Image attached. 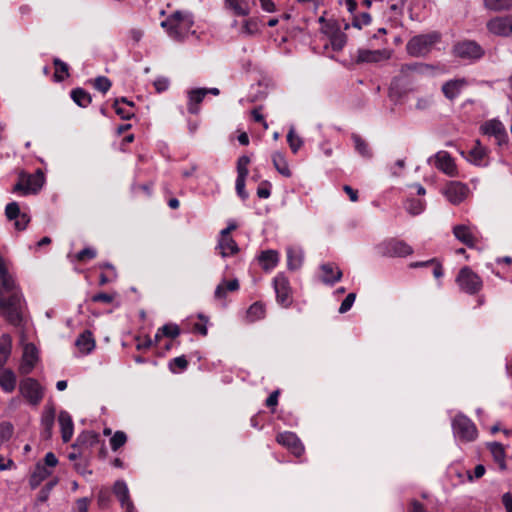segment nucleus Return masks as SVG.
Returning <instances> with one entry per match:
<instances>
[{"mask_svg": "<svg viewBox=\"0 0 512 512\" xmlns=\"http://www.w3.org/2000/svg\"><path fill=\"white\" fill-rule=\"evenodd\" d=\"M160 25L171 39L181 42L191 32L194 18L189 12L175 11Z\"/></svg>", "mask_w": 512, "mask_h": 512, "instance_id": "f257e3e1", "label": "nucleus"}, {"mask_svg": "<svg viewBox=\"0 0 512 512\" xmlns=\"http://www.w3.org/2000/svg\"><path fill=\"white\" fill-rule=\"evenodd\" d=\"M442 69L438 65L422 62L403 64L398 76L395 78L399 83L412 84L420 77H433Z\"/></svg>", "mask_w": 512, "mask_h": 512, "instance_id": "f03ea898", "label": "nucleus"}, {"mask_svg": "<svg viewBox=\"0 0 512 512\" xmlns=\"http://www.w3.org/2000/svg\"><path fill=\"white\" fill-rule=\"evenodd\" d=\"M439 40L440 34L437 32L414 36L406 45L407 53L413 57L426 56Z\"/></svg>", "mask_w": 512, "mask_h": 512, "instance_id": "7ed1b4c3", "label": "nucleus"}, {"mask_svg": "<svg viewBox=\"0 0 512 512\" xmlns=\"http://www.w3.org/2000/svg\"><path fill=\"white\" fill-rule=\"evenodd\" d=\"M452 430L455 438L462 442H472L478 437L476 425L462 413L457 414L452 420Z\"/></svg>", "mask_w": 512, "mask_h": 512, "instance_id": "20e7f679", "label": "nucleus"}, {"mask_svg": "<svg viewBox=\"0 0 512 512\" xmlns=\"http://www.w3.org/2000/svg\"><path fill=\"white\" fill-rule=\"evenodd\" d=\"M0 309L10 323L18 325L21 322L20 293L18 291L11 292L8 298H5L2 288H0Z\"/></svg>", "mask_w": 512, "mask_h": 512, "instance_id": "39448f33", "label": "nucleus"}, {"mask_svg": "<svg viewBox=\"0 0 512 512\" xmlns=\"http://www.w3.org/2000/svg\"><path fill=\"white\" fill-rule=\"evenodd\" d=\"M456 282L461 291L470 295L478 293L483 286L481 278L468 266L460 269Z\"/></svg>", "mask_w": 512, "mask_h": 512, "instance_id": "423d86ee", "label": "nucleus"}, {"mask_svg": "<svg viewBox=\"0 0 512 512\" xmlns=\"http://www.w3.org/2000/svg\"><path fill=\"white\" fill-rule=\"evenodd\" d=\"M19 392L32 406H38L44 397V388L34 378H25L20 381Z\"/></svg>", "mask_w": 512, "mask_h": 512, "instance_id": "0eeeda50", "label": "nucleus"}, {"mask_svg": "<svg viewBox=\"0 0 512 512\" xmlns=\"http://www.w3.org/2000/svg\"><path fill=\"white\" fill-rule=\"evenodd\" d=\"M377 252L385 257H406L413 253V248L398 239H389L377 246Z\"/></svg>", "mask_w": 512, "mask_h": 512, "instance_id": "6e6552de", "label": "nucleus"}, {"mask_svg": "<svg viewBox=\"0 0 512 512\" xmlns=\"http://www.w3.org/2000/svg\"><path fill=\"white\" fill-rule=\"evenodd\" d=\"M453 54L461 59L477 61L484 56L485 51L477 42L463 40L453 46Z\"/></svg>", "mask_w": 512, "mask_h": 512, "instance_id": "1a4fd4ad", "label": "nucleus"}, {"mask_svg": "<svg viewBox=\"0 0 512 512\" xmlns=\"http://www.w3.org/2000/svg\"><path fill=\"white\" fill-rule=\"evenodd\" d=\"M44 184V174L37 170L36 173L21 178L13 188L14 192H21L23 195L36 194Z\"/></svg>", "mask_w": 512, "mask_h": 512, "instance_id": "9d476101", "label": "nucleus"}, {"mask_svg": "<svg viewBox=\"0 0 512 512\" xmlns=\"http://www.w3.org/2000/svg\"><path fill=\"white\" fill-rule=\"evenodd\" d=\"M276 300L283 307H288L292 303L291 287L287 277L279 273L273 280Z\"/></svg>", "mask_w": 512, "mask_h": 512, "instance_id": "9b49d317", "label": "nucleus"}, {"mask_svg": "<svg viewBox=\"0 0 512 512\" xmlns=\"http://www.w3.org/2000/svg\"><path fill=\"white\" fill-rule=\"evenodd\" d=\"M468 187L458 181H450L443 190L448 201L454 205L461 203L467 195Z\"/></svg>", "mask_w": 512, "mask_h": 512, "instance_id": "f8f14e48", "label": "nucleus"}, {"mask_svg": "<svg viewBox=\"0 0 512 512\" xmlns=\"http://www.w3.org/2000/svg\"><path fill=\"white\" fill-rule=\"evenodd\" d=\"M391 52L387 49H359L357 52V63H379L390 59Z\"/></svg>", "mask_w": 512, "mask_h": 512, "instance_id": "ddd939ff", "label": "nucleus"}, {"mask_svg": "<svg viewBox=\"0 0 512 512\" xmlns=\"http://www.w3.org/2000/svg\"><path fill=\"white\" fill-rule=\"evenodd\" d=\"M276 440L280 445L287 447L297 457L301 456L304 452V446L298 436L293 432L286 431L279 433Z\"/></svg>", "mask_w": 512, "mask_h": 512, "instance_id": "4468645a", "label": "nucleus"}, {"mask_svg": "<svg viewBox=\"0 0 512 512\" xmlns=\"http://www.w3.org/2000/svg\"><path fill=\"white\" fill-rule=\"evenodd\" d=\"M38 361V350L34 344L28 343L24 346L22 361L19 366L21 374H29Z\"/></svg>", "mask_w": 512, "mask_h": 512, "instance_id": "2eb2a0df", "label": "nucleus"}, {"mask_svg": "<svg viewBox=\"0 0 512 512\" xmlns=\"http://www.w3.org/2000/svg\"><path fill=\"white\" fill-rule=\"evenodd\" d=\"M488 30L500 36L512 35V16L495 17L487 23Z\"/></svg>", "mask_w": 512, "mask_h": 512, "instance_id": "dca6fc26", "label": "nucleus"}, {"mask_svg": "<svg viewBox=\"0 0 512 512\" xmlns=\"http://www.w3.org/2000/svg\"><path fill=\"white\" fill-rule=\"evenodd\" d=\"M435 166L450 177L457 175V167L454 159L447 151H439L435 154Z\"/></svg>", "mask_w": 512, "mask_h": 512, "instance_id": "f3484780", "label": "nucleus"}, {"mask_svg": "<svg viewBox=\"0 0 512 512\" xmlns=\"http://www.w3.org/2000/svg\"><path fill=\"white\" fill-rule=\"evenodd\" d=\"M453 234L457 240L469 248L475 247L478 242V237L473 229L464 224L454 226Z\"/></svg>", "mask_w": 512, "mask_h": 512, "instance_id": "a211bd4d", "label": "nucleus"}, {"mask_svg": "<svg viewBox=\"0 0 512 512\" xmlns=\"http://www.w3.org/2000/svg\"><path fill=\"white\" fill-rule=\"evenodd\" d=\"M481 130L486 135L494 136L499 141V143L505 141L507 138L504 125L497 119L486 121L481 126Z\"/></svg>", "mask_w": 512, "mask_h": 512, "instance_id": "6ab92c4d", "label": "nucleus"}, {"mask_svg": "<svg viewBox=\"0 0 512 512\" xmlns=\"http://www.w3.org/2000/svg\"><path fill=\"white\" fill-rule=\"evenodd\" d=\"M467 160L476 166H487L489 164L488 150L482 146L479 140L475 142V146L469 151Z\"/></svg>", "mask_w": 512, "mask_h": 512, "instance_id": "aec40b11", "label": "nucleus"}, {"mask_svg": "<svg viewBox=\"0 0 512 512\" xmlns=\"http://www.w3.org/2000/svg\"><path fill=\"white\" fill-rule=\"evenodd\" d=\"M465 86H467L466 79H452L445 82L441 90L447 99L454 100L460 95Z\"/></svg>", "mask_w": 512, "mask_h": 512, "instance_id": "412c9836", "label": "nucleus"}, {"mask_svg": "<svg viewBox=\"0 0 512 512\" xmlns=\"http://www.w3.org/2000/svg\"><path fill=\"white\" fill-rule=\"evenodd\" d=\"M55 420L54 407H46L41 416L42 438L48 440L52 436V429Z\"/></svg>", "mask_w": 512, "mask_h": 512, "instance_id": "4be33fe9", "label": "nucleus"}, {"mask_svg": "<svg viewBox=\"0 0 512 512\" xmlns=\"http://www.w3.org/2000/svg\"><path fill=\"white\" fill-rule=\"evenodd\" d=\"M322 271L321 280L323 283L333 285L342 277V271L332 263H325L320 266Z\"/></svg>", "mask_w": 512, "mask_h": 512, "instance_id": "5701e85b", "label": "nucleus"}, {"mask_svg": "<svg viewBox=\"0 0 512 512\" xmlns=\"http://www.w3.org/2000/svg\"><path fill=\"white\" fill-rule=\"evenodd\" d=\"M95 345V339L92 332L89 330H85L81 333L75 341V346L79 352L84 355L90 354L94 350Z\"/></svg>", "mask_w": 512, "mask_h": 512, "instance_id": "b1692460", "label": "nucleus"}, {"mask_svg": "<svg viewBox=\"0 0 512 512\" xmlns=\"http://www.w3.org/2000/svg\"><path fill=\"white\" fill-rule=\"evenodd\" d=\"M61 428V436L64 443L71 440L74 431V425L70 414L67 411H61L58 416Z\"/></svg>", "mask_w": 512, "mask_h": 512, "instance_id": "393cba45", "label": "nucleus"}, {"mask_svg": "<svg viewBox=\"0 0 512 512\" xmlns=\"http://www.w3.org/2000/svg\"><path fill=\"white\" fill-rule=\"evenodd\" d=\"M207 91L205 88H197L188 92V106L187 109L191 114H197L199 112V104L203 101Z\"/></svg>", "mask_w": 512, "mask_h": 512, "instance_id": "a878e982", "label": "nucleus"}, {"mask_svg": "<svg viewBox=\"0 0 512 512\" xmlns=\"http://www.w3.org/2000/svg\"><path fill=\"white\" fill-rule=\"evenodd\" d=\"M216 249L219 250L222 257L234 255L239 251L237 243L231 236H220Z\"/></svg>", "mask_w": 512, "mask_h": 512, "instance_id": "bb28decb", "label": "nucleus"}, {"mask_svg": "<svg viewBox=\"0 0 512 512\" xmlns=\"http://www.w3.org/2000/svg\"><path fill=\"white\" fill-rule=\"evenodd\" d=\"M287 253V266L290 270H297L302 266L304 253L299 247H288Z\"/></svg>", "mask_w": 512, "mask_h": 512, "instance_id": "cd10ccee", "label": "nucleus"}, {"mask_svg": "<svg viewBox=\"0 0 512 512\" xmlns=\"http://www.w3.org/2000/svg\"><path fill=\"white\" fill-rule=\"evenodd\" d=\"M258 260L262 268L269 271L278 264L279 254L276 250H265L261 252Z\"/></svg>", "mask_w": 512, "mask_h": 512, "instance_id": "c85d7f7f", "label": "nucleus"}, {"mask_svg": "<svg viewBox=\"0 0 512 512\" xmlns=\"http://www.w3.org/2000/svg\"><path fill=\"white\" fill-rule=\"evenodd\" d=\"M17 378L11 369H4L0 372V387L6 393H11L15 390Z\"/></svg>", "mask_w": 512, "mask_h": 512, "instance_id": "c756f323", "label": "nucleus"}, {"mask_svg": "<svg viewBox=\"0 0 512 512\" xmlns=\"http://www.w3.org/2000/svg\"><path fill=\"white\" fill-rule=\"evenodd\" d=\"M113 492L123 508L128 506L129 503H133L130 499L129 489L125 481H116L113 486Z\"/></svg>", "mask_w": 512, "mask_h": 512, "instance_id": "7c9ffc66", "label": "nucleus"}, {"mask_svg": "<svg viewBox=\"0 0 512 512\" xmlns=\"http://www.w3.org/2000/svg\"><path fill=\"white\" fill-rule=\"evenodd\" d=\"M488 448L499 468L501 470H506V454L503 445L499 442H492L488 444Z\"/></svg>", "mask_w": 512, "mask_h": 512, "instance_id": "2f4dec72", "label": "nucleus"}, {"mask_svg": "<svg viewBox=\"0 0 512 512\" xmlns=\"http://www.w3.org/2000/svg\"><path fill=\"white\" fill-rule=\"evenodd\" d=\"M50 474L51 471H49L44 465L37 464L29 478L30 487L32 489L37 488L42 481H44L46 478L50 476Z\"/></svg>", "mask_w": 512, "mask_h": 512, "instance_id": "473e14b6", "label": "nucleus"}, {"mask_svg": "<svg viewBox=\"0 0 512 512\" xmlns=\"http://www.w3.org/2000/svg\"><path fill=\"white\" fill-rule=\"evenodd\" d=\"M99 442V434L93 431H84L76 439V443L73 447H85L90 448Z\"/></svg>", "mask_w": 512, "mask_h": 512, "instance_id": "72a5a7b5", "label": "nucleus"}, {"mask_svg": "<svg viewBox=\"0 0 512 512\" xmlns=\"http://www.w3.org/2000/svg\"><path fill=\"white\" fill-rule=\"evenodd\" d=\"M272 162L275 169L284 177H291L292 173L285 156L281 152H274Z\"/></svg>", "mask_w": 512, "mask_h": 512, "instance_id": "f704fd0d", "label": "nucleus"}, {"mask_svg": "<svg viewBox=\"0 0 512 512\" xmlns=\"http://www.w3.org/2000/svg\"><path fill=\"white\" fill-rule=\"evenodd\" d=\"M351 139L354 143L355 150L364 158L371 159L373 156L369 144L358 134L353 133Z\"/></svg>", "mask_w": 512, "mask_h": 512, "instance_id": "c9c22d12", "label": "nucleus"}, {"mask_svg": "<svg viewBox=\"0 0 512 512\" xmlns=\"http://www.w3.org/2000/svg\"><path fill=\"white\" fill-rule=\"evenodd\" d=\"M70 96L72 100L80 107L86 108L92 101L90 93L83 88H75L71 91Z\"/></svg>", "mask_w": 512, "mask_h": 512, "instance_id": "e433bc0d", "label": "nucleus"}, {"mask_svg": "<svg viewBox=\"0 0 512 512\" xmlns=\"http://www.w3.org/2000/svg\"><path fill=\"white\" fill-rule=\"evenodd\" d=\"M225 4L238 16H247L250 13L247 0H225Z\"/></svg>", "mask_w": 512, "mask_h": 512, "instance_id": "4c0bfd02", "label": "nucleus"}, {"mask_svg": "<svg viewBox=\"0 0 512 512\" xmlns=\"http://www.w3.org/2000/svg\"><path fill=\"white\" fill-rule=\"evenodd\" d=\"M12 340L8 334H3L0 337V368L6 363L11 353Z\"/></svg>", "mask_w": 512, "mask_h": 512, "instance_id": "58836bf2", "label": "nucleus"}, {"mask_svg": "<svg viewBox=\"0 0 512 512\" xmlns=\"http://www.w3.org/2000/svg\"><path fill=\"white\" fill-rule=\"evenodd\" d=\"M53 64L55 66L54 80L62 82L69 77V66L59 58H54Z\"/></svg>", "mask_w": 512, "mask_h": 512, "instance_id": "ea45409f", "label": "nucleus"}, {"mask_svg": "<svg viewBox=\"0 0 512 512\" xmlns=\"http://www.w3.org/2000/svg\"><path fill=\"white\" fill-rule=\"evenodd\" d=\"M488 10L500 12L512 9V0H483Z\"/></svg>", "mask_w": 512, "mask_h": 512, "instance_id": "a19ab883", "label": "nucleus"}, {"mask_svg": "<svg viewBox=\"0 0 512 512\" xmlns=\"http://www.w3.org/2000/svg\"><path fill=\"white\" fill-rule=\"evenodd\" d=\"M265 316V308L264 305L260 302L253 303L247 310V319L249 322H255L264 318Z\"/></svg>", "mask_w": 512, "mask_h": 512, "instance_id": "79ce46f5", "label": "nucleus"}, {"mask_svg": "<svg viewBox=\"0 0 512 512\" xmlns=\"http://www.w3.org/2000/svg\"><path fill=\"white\" fill-rule=\"evenodd\" d=\"M0 280H1L2 287L4 288V290L6 292L11 293V292L17 291L15 281L12 278V276L9 274L6 266L0 268Z\"/></svg>", "mask_w": 512, "mask_h": 512, "instance_id": "37998d69", "label": "nucleus"}, {"mask_svg": "<svg viewBox=\"0 0 512 512\" xmlns=\"http://www.w3.org/2000/svg\"><path fill=\"white\" fill-rule=\"evenodd\" d=\"M287 142L291 151L295 154L303 146L302 138L296 134L295 129L291 127L287 134Z\"/></svg>", "mask_w": 512, "mask_h": 512, "instance_id": "c03bdc74", "label": "nucleus"}, {"mask_svg": "<svg viewBox=\"0 0 512 512\" xmlns=\"http://www.w3.org/2000/svg\"><path fill=\"white\" fill-rule=\"evenodd\" d=\"M331 47L334 51H340L344 48L347 42V36L341 30L333 35L330 39Z\"/></svg>", "mask_w": 512, "mask_h": 512, "instance_id": "a18cd8bd", "label": "nucleus"}, {"mask_svg": "<svg viewBox=\"0 0 512 512\" xmlns=\"http://www.w3.org/2000/svg\"><path fill=\"white\" fill-rule=\"evenodd\" d=\"M241 32L247 36H252L259 33L258 19L249 18L245 20Z\"/></svg>", "mask_w": 512, "mask_h": 512, "instance_id": "49530a36", "label": "nucleus"}, {"mask_svg": "<svg viewBox=\"0 0 512 512\" xmlns=\"http://www.w3.org/2000/svg\"><path fill=\"white\" fill-rule=\"evenodd\" d=\"M127 441V435L123 431H116L110 439L111 449L117 451Z\"/></svg>", "mask_w": 512, "mask_h": 512, "instance_id": "de8ad7c7", "label": "nucleus"}, {"mask_svg": "<svg viewBox=\"0 0 512 512\" xmlns=\"http://www.w3.org/2000/svg\"><path fill=\"white\" fill-rule=\"evenodd\" d=\"M113 108L118 116H120L123 120H129L135 115L134 108L131 107H122L118 105V101H114Z\"/></svg>", "mask_w": 512, "mask_h": 512, "instance_id": "09e8293b", "label": "nucleus"}, {"mask_svg": "<svg viewBox=\"0 0 512 512\" xmlns=\"http://www.w3.org/2000/svg\"><path fill=\"white\" fill-rule=\"evenodd\" d=\"M371 15L368 12H362L353 16L352 25L355 28L361 29L363 26L370 24Z\"/></svg>", "mask_w": 512, "mask_h": 512, "instance_id": "8fccbe9b", "label": "nucleus"}, {"mask_svg": "<svg viewBox=\"0 0 512 512\" xmlns=\"http://www.w3.org/2000/svg\"><path fill=\"white\" fill-rule=\"evenodd\" d=\"M250 163V158L248 156H241L237 161V177L246 178L248 175V165Z\"/></svg>", "mask_w": 512, "mask_h": 512, "instance_id": "3c124183", "label": "nucleus"}, {"mask_svg": "<svg viewBox=\"0 0 512 512\" xmlns=\"http://www.w3.org/2000/svg\"><path fill=\"white\" fill-rule=\"evenodd\" d=\"M188 366V361L187 359L185 358V356H179V357H176V358H173L170 362H169V369L171 372L173 373H177L178 371L175 369V367H177L180 371H184Z\"/></svg>", "mask_w": 512, "mask_h": 512, "instance_id": "603ef678", "label": "nucleus"}, {"mask_svg": "<svg viewBox=\"0 0 512 512\" xmlns=\"http://www.w3.org/2000/svg\"><path fill=\"white\" fill-rule=\"evenodd\" d=\"M406 210L412 215H418L424 210V203L418 199H410L407 201Z\"/></svg>", "mask_w": 512, "mask_h": 512, "instance_id": "864d4df0", "label": "nucleus"}, {"mask_svg": "<svg viewBox=\"0 0 512 512\" xmlns=\"http://www.w3.org/2000/svg\"><path fill=\"white\" fill-rule=\"evenodd\" d=\"M160 331L163 336L172 339L176 338L180 334V328L176 324H165L162 327H160Z\"/></svg>", "mask_w": 512, "mask_h": 512, "instance_id": "5fc2aeb1", "label": "nucleus"}, {"mask_svg": "<svg viewBox=\"0 0 512 512\" xmlns=\"http://www.w3.org/2000/svg\"><path fill=\"white\" fill-rule=\"evenodd\" d=\"M111 85H112L111 81L105 76H98L94 80L95 89H97L98 91H100L104 94L109 91V89L111 88Z\"/></svg>", "mask_w": 512, "mask_h": 512, "instance_id": "6e6d98bb", "label": "nucleus"}, {"mask_svg": "<svg viewBox=\"0 0 512 512\" xmlns=\"http://www.w3.org/2000/svg\"><path fill=\"white\" fill-rule=\"evenodd\" d=\"M20 214L21 211L17 202H11L6 205L5 215L9 220H15Z\"/></svg>", "mask_w": 512, "mask_h": 512, "instance_id": "4d7b16f0", "label": "nucleus"}, {"mask_svg": "<svg viewBox=\"0 0 512 512\" xmlns=\"http://www.w3.org/2000/svg\"><path fill=\"white\" fill-rule=\"evenodd\" d=\"M322 32L329 37V39L341 30V26L336 21L325 22L321 28Z\"/></svg>", "mask_w": 512, "mask_h": 512, "instance_id": "13d9d810", "label": "nucleus"}, {"mask_svg": "<svg viewBox=\"0 0 512 512\" xmlns=\"http://www.w3.org/2000/svg\"><path fill=\"white\" fill-rule=\"evenodd\" d=\"M97 255V251L94 248L86 247L76 254V259L80 262L94 259Z\"/></svg>", "mask_w": 512, "mask_h": 512, "instance_id": "bf43d9fd", "label": "nucleus"}, {"mask_svg": "<svg viewBox=\"0 0 512 512\" xmlns=\"http://www.w3.org/2000/svg\"><path fill=\"white\" fill-rule=\"evenodd\" d=\"M271 183L267 180H264L260 183L257 188V196L262 199H267L271 195Z\"/></svg>", "mask_w": 512, "mask_h": 512, "instance_id": "052dcab7", "label": "nucleus"}, {"mask_svg": "<svg viewBox=\"0 0 512 512\" xmlns=\"http://www.w3.org/2000/svg\"><path fill=\"white\" fill-rule=\"evenodd\" d=\"M245 182H246V178H243V177L236 178V183H235L236 193L242 200H246L249 197L248 193L245 190Z\"/></svg>", "mask_w": 512, "mask_h": 512, "instance_id": "680f3d73", "label": "nucleus"}, {"mask_svg": "<svg viewBox=\"0 0 512 512\" xmlns=\"http://www.w3.org/2000/svg\"><path fill=\"white\" fill-rule=\"evenodd\" d=\"M356 299L355 293H349L345 299L342 301L340 307H339V313L343 314L349 311Z\"/></svg>", "mask_w": 512, "mask_h": 512, "instance_id": "e2e57ef3", "label": "nucleus"}, {"mask_svg": "<svg viewBox=\"0 0 512 512\" xmlns=\"http://www.w3.org/2000/svg\"><path fill=\"white\" fill-rule=\"evenodd\" d=\"M14 226L17 230L22 231L26 229L30 222V217L26 213H21L18 218L14 220Z\"/></svg>", "mask_w": 512, "mask_h": 512, "instance_id": "0e129e2a", "label": "nucleus"}, {"mask_svg": "<svg viewBox=\"0 0 512 512\" xmlns=\"http://www.w3.org/2000/svg\"><path fill=\"white\" fill-rule=\"evenodd\" d=\"M74 468L79 474L83 476L92 474V471L88 469V463L85 459H81L80 461L76 462L74 464Z\"/></svg>", "mask_w": 512, "mask_h": 512, "instance_id": "69168bd1", "label": "nucleus"}, {"mask_svg": "<svg viewBox=\"0 0 512 512\" xmlns=\"http://www.w3.org/2000/svg\"><path fill=\"white\" fill-rule=\"evenodd\" d=\"M90 500L86 497L79 498L73 508V512H88Z\"/></svg>", "mask_w": 512, "mask_h": 512, "instance_id": "338daca9", "label": "nucleus"}, {"mask_svg": "<svg viewBox=\"0 0 512 512\" xmlns=\"http://www.w3.org/2000/svg\"><path fill=\"white\" fill-rule=\"evenodd\" d=\"M144 35L143 30L138 28H132L128 31V37L134 45L138 44Z\"/></svg>", "mask_w": 512, "mask_h": 512, "instance_id": "774afa93", "label": "nucleus"}]
</instances>
